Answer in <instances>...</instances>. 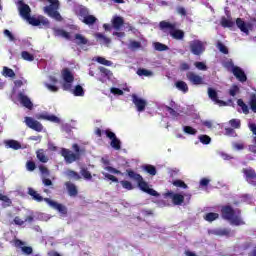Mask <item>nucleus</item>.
<instances>
[{
    "mask_svg": "<svg viewBox=\"0 0 256 256\" xmlns=\"http://www.w3.org/2000/svg\"><path fill=\"white\" fill-rule=\"evenodd\" d=\"M221 216L225 221H231L232 225H245V221L241 219V210H235L231 205L221 207Z\"/></svg>",
    "mask_w": 256,
    "mask_h": 256,
    "instance_id": "nucleus-1",
    "label": "nucleus"
},
{
    "mask_svg": "<svg viewBox=\"0 0 256 256\" xmlns=\"http://www.w3.org/2000/svg\"><path fill=\"white\" fill-rule=\"evenodd\" d=\"M72 149L74 152L67 148H62L61 155L64 157L66 163H75V161L81 160V155H85V149L79 147V144H73Z\"/></svg>",
    "mask_w": 256,
    "mask_h": 256,
    "instance_id": "nucleus-2",
    "label": "nucleus"
},
{
    "mask_svg": "<svg viewBox=\"0 0 256 256\" xmlns=\"http://www.w3.org/2000/svg\"><path fill=\"white\" fill-rule=\"evenodd\" d=\"M48 3H50L49 6L44 7V11L49 15V17H52V19H55L56 21H63V17H61V13L57 11L59 9V0H46Z\"/></svg>",
    "mask_w": 256,
    "mask_h": 256,
    "instance_id": "nucleus-3",
    "label": "nucleus"
},
{
    "mask_svg": "<svg viewBox=\"0 0 256 256\" xmlns=\"http://www.w3.org/2000/svg\"><path fill=\"white\" fill-rule=\"evenodd\" d=\"M206 47L207 42H203L199 39H194L189 42L190 53H192V55H196V57H200V55H203Z\"/></svg>",
    "mask_w": 256,
    "mask_h": 256,
    "instance_id": "nucleus-4",
    "label": "nucleus"
},
{
    "mask_svg": "<svg viewBox=\"0 0 256 256\" xmlns=\"http://www.w3.org/2000/svg\"><path fill=\"white\" fill-rule=\"evenodd\" d=\"M61 73L62 79L64 81L62 85L63 91H71L73 87V81H75V76L69 68H64Z\"/></svg>",
    "mask_w": 256,
    "mask_h": 256,
    "instance_id": "nucleus-5",
    "label": "nucleus"
},
{
    "mask_svg": "<svg viewBox=\"0 0 256 256\" xmlns=\"http://www.w3.org/2000/svg\"><path fill=\"white\" fill-rule=\"evenodd\" d=\"M26 21L29 23V25H32V27H46L49 29V26L51 25L49 19L42 15L38 16L37 18L30 15Z\"/></svg>",
    "mask_w": 256,
    "mask_h": 256,
    "instance_id": "nucleus-6",
    "label": "nucleus"
},
{
    "mask_svg": "<svg viewBox=\"0 0 256 256\" xmlns=\"http://www.w3.org/2000/svg\"><path fill=\"white\" fill-rule=\"evenodd\" d=\"M16 6H17L20 17H22V19H25V21H27L31 15V7L29 6V4H26L25 1L23 0H18L16 2Z\"/></svg>",
    "mask_w": 256,
    "mask_h": 256,
    "instance_id": "nucleus-7",
    "label": "nucleus"
},
{
    "mask_svg": "<svg viewBox=\"0 0 256 256\" xmlns=\"http://www.w3.org/2000/svg\"><path fill=\"white\" fill-rule=\"evenodd\" d=\"M242 173H243L247 183H249L253 187H256V172H255V169H253L252 167L243 168Z\"/></svg>",
    "mask_w": 256,
    "mask_h": 256,
    "instance_id": "nucleus-8",
    "label": "nucleus"
},
{
    "mask_svg": "<svg viewBox=\"0 0 256 256\" xmlns=\"http://www.w3.org/2000/svg\"><path fill=\"white\" fill-rule=\"evenodd\" d=\"M186 79L191 83V85H205V78L195 72H187Z\"/></svg>",
    "mask_w": 256,
    "mask_h": 256,
    "instance_id": "nucleus-9",
    "label": "nucleus"
},
{
    "mask_svg": "<svg viewBox=\"0 0 256 256\" xmlns=\"http://www.w3.org/2000/svg\"><path fill=\"white\" fill-rule=\"evenodd\" d=\"M137 185L141 191L144 193H147L148 195H151L152 197H159V194L155 189L149 188V183L145 182L143 177L138 180Z\"/></svg>",
    "mask_w": 256,
    "mask_h": 256,
    "instance_id": "nucleus-10",
    "label": "nucleus"
},
{
    "mask_svg": "<svg viewBox=\"0 0 256 256\" xmlns=\"http://www.w3.org/2000/svg\"><path fill=\"white\" fill-rule=\"evenodd\" d=\"M164 197L165 199L169 197V199L172 200L173 205H183L185 202V196L182 194L173 193L171 191L164 193Z\"/></svg>",
    "mask_w": 256,
    "mask_h": 256,
    "instance_id": "nucleus-11",
    "label": "nucleus"
},
{
    "mask_svg": "<svg viewBox=\"0 0 256 256\" xmlns=\"http://www.w3.org/2000/svg\"><path fill=\"white\" fill-rule=\"evenodd\" d=\"M208 97L215 103V105H219L220 107H227V102L219 99V94L217 91L211 87L208 88Z\"/></svg>",
    "mask_w": 256,
    "mask_h": 256,
    "instance_id": "nucleus-12",
    "label": "nucleus"
},
{
    "mask_svg": "<svg viewBox=\"0 0 256 256\" xmlns=\"http://www.w3.org/2000/svg\"><path fill=\"white\" fill-rule=\"evenodd\" d=\"M25 123L27 127L33 129V131H37L38 133H41V131H43V124L29 116L25 117Z\"/></svg>",
    "mask_w": 256,
    "mask_h": 256,
    "instance_id": "nucleus-13",
    "label": "nucleus"
},
{
    "mask_svg": "<svg viewBox=\"0 0 256 256\" xmlns=\"http://www.w3.org/2000/svg\"><path fill=\"white\" fill-rule=\"evenodd\" d=\"M132 102L135 104V107L139 113H143L147 107V101L143 98H139L136 94L132 95Z\"/></svg>",
    "mask_w": 256,
    "mask_h": 256,
    "instance_id": "nucleus-14",
    "label": "nucleus"
},
{
    "mask_svg": "<svg viewBox=\"0 0 256 256\" xmlns=\"http://www.w3.org/2000/svg\"><path fill=\"white\" fill-rule=\"evenodd\" d=\"M44 201L62 215H67V207H65V205L59 204L56 201L51 200L50 198H44Z\"/></svg>",
    "mask_w": 256,
    "mask_h": 256,
    "instance_id": "nucleus-15",
    "label": "nucleus"
},
{
    "mask_svg": "<svg viewBox=\"0 0 256 256\" xmlns=\"http://www.w3.org/2000/svg\"><path fill=\"white\" fill-rule=\"evenodd\" d=\"M232 73L240 83H245L247 81V75L245 74V71L241 69L239 66H233Z\"/></svg>",
    "mask_w": 256,
    "mask_h": 256,
    "instance_id": "nucleus-16",
    "label": "nucleus"
},
{
    "mask_svg": "<svg viewBox=\"0 0 256 256\" xmlns=\"http://www.w3.org/2000/svg\"><path fill=\"white\" fill-rule=\"evenodd\" d=\"M72 43H75V45H78V47H83V45H89V39H87L82 34H75L74 37L70 39Z\"/></svg>",
    "mask_w": 256,
    "mask_h": 256,
    "instance_id": "nucleus-17",
    "label": "nucleus"
},
{
    "mask_svg": "<svg viewBox=\"0 0 256 256\" xmlns=\"http://www.w3.org/2000/svg\"><path fill=\"white\" fill-rule=\"evenodd\" d=\"M159 29L164 33H167V31H169V33L171 34V31H173L174 29H177V24L163 20L159 23Z\"/></svg>",
    "mask_w": 256,
    "mask_h": 256,
    "instance_id": "nucleus-18",
    "label": "nucleus"
},
{
    "mask_svg": "<svg viewBox=\"0 0 256 256\" xmlns=\"http://www.w3.org/2000/svg\"><path fill=\"white\" fill-rule=\"evenodd\" d=\"M112 28L115 29V31H121V28L123 25H125V19L121 16H114L111 20Z\"/></svg>",
    "mask_w": 256,
    "mask_h": 256,
    "instance_id": "nucleus-19",
    "label": "nucleus"
},
{
    "mask_svg": "<svg viewBox=\"0 0 256 256\" xmlns=\"http://www.w3.org/2000/svg\"><path fill=\"white\" fill-rule=\"evenodd\" d=\"M65 187L70 197H77V195H79V190L77 189V186L73 182L71 181L65 182Z\"/></svg>",
    "mask_w": 256,
    "mask_h": 256,
    "instance_id": "nucleus-20",
    "label": "nucleus"
},
{
    "mask_svg": "<svg viewBox=\"0 0 256 256\" xmlns=\"http://www.w3.org/2000/svg\"><path fill=\"white\" fill-rule=\"evenodd\" d=\"M18 99L23 107H26V109H33V102H31V99H29L27 95L19 93Z\"/></svg>",
    "mask_w": 256,
    "mask_h": 256,
    "instance_id": "nucleus-21",
    "label": "nucleus"
},
{
    "mask_svg": "<svg viewBox=\"0 0 256 256\" xmlns=\"http://www.w3.org/2000/svg\"><path fill=\"white\" fill-rule=\"evenodd\" d=\"M178 106L175 101L170 102V106H165V110L173 117V119H177L179 117V112H177Z\"/></svg>",
    "mask_w": 256,
    "mask_h": 256,
    "instance_id": "nucleus-22",
    "label": "nucleus"
},
{
    "mask_svg": "<svg viewBox=\"0 0 256 256\" xmlns=\"http://www.w3.org/2000/svg\"><path fill=\"white\" fill-rule=\"evenodd\" d=\"M236 25H237L238 29H240V31H242V33L249 35V27H251V24L245 23V21H243V19H241V18H237Z\"/></svg>",
    "mask_w": 256,
    "mask_h": 256,
    "instance_id": "nucleus-23",
    "label": "nucleus"
},
{
    "mask_svg": "<svg viewBox=\"0 0 256 256\" xmlns=\"http://www.w3.org/2000/svg\"><path fill=\"white\" fill-rule=\"evenodd\" d=\"M37 119H43L44 121H50L51 123H61V119L55 115H49L47 113L39 114Z\"/></svg>",
    "mask_w": 256,
    "mask_h": 256,
    "instance_id": "nucleus-24",
    "label": "nucleus"
},
{
    "mask_svg": "<svg viewBox=\"0 0 256 256\" xmlns=\"http://www.w3.org/2000/svg\"><path fill=\"white\" fill-rule=\"evenodd\" d=\"M170 35L172 36V39H176L177 41L185 39V32L181 29L175 28L173 31H170Z\"/></svg>",
    "mask_w": 256,
    "mask_h": 256,
    "instance_id": "nucleus-25",
    "label": "nucleus"
},
{
    "mask_svg": "<svg viewBox=\"0 0 256 256\" xmlns=\"http://www.w3.org/2000/svg\"><path fill=\"white\" fill-rule=\"evenodd\" d=\"M175 87L178 91H182V93H189V86L187 85V82L183 80L177 81Z\"/></svg>",
    "mask_w": 256,
    "mask_h": 256,
    "instance_id": "nucleus-26",
    "label": "nucleus"
},
{
    "mask_svg": "<svg viewBox=\"0 0 256 256\" xmlns=\"http://www.w3.org/2000/svg\"><path fill=\"white\" fill-rule=\"evenodd\" d=\"M126 173L129 177V179H131L132 181H136V183L139 182V180H141L143 178V176H141V174L135 172L134 170L131 169H127Z\"/></svg>",
    "mask_w": 256,
    "mask_h": 256,
    "instance_id": "nucleus-27",
    "label": "nucleus"
},
{
    "mask_svg": "<svg viewBox=\"0 0 256 256\" xmlns=\"http://www.w3.org/2000/svg\"><path fill=\"white\" fill-rule=\"evenodd\" d=\"M28 195L34 199V201H37L38 203H41V201H45V198L43 196H40L37 191L33 188H28Z\"/></svg>",
    "mask_w": 256,
    "mask_h": 256,
    "instance_id": "nucleus-28",
    "label": "nucleus"
},
{
    "mask_svg": "<svg viewBox=\"0 0 256 256\" xmlns=\"http://www.w3.org/2000/svg\"><path fill=\"white\" fill-rule=\"evenodd\" d=\"M54 35L56 37H63V39H67L68 41H71V34L63 29H55L54 30Z\"/></svg>",
    "mask_w": 256,
    "mask_h": 256,
    "instance_id": "nucleus-29",
    "label": "nucleus"
},
{
    "mask_svg": "<svg viewBox=\"0 0 256 256\" xmlns=\"http://www.w3.org/2000/svg\"><path fill=\"white\" fill-rule=\"evenodd\" d=\"M0 201H2V207L4 209H7V207H11L13 205V201L11 200V198H9V196L3 195L1 193H0Z\"/></svg>",
    "mask_w": 256,
    "mask_h": 256,
    "instance_id": "nucleus-30",
    "label": "nucleus"
},
{
    "mask_svg": "<svg viewBox=\"0 0 256 256\" xmlns=\"http://www.w3.org/2000/svg\"><path fill=\"white\" fill-rule=\"evenodd\" d=\"M95 38L97 39V41H99V43L103 45H109L111 43V39L101 33H96Z\"/></svg>",
    "mask_w": 256,
    "mask_h": 256,
    "instance_id": "nucleus-31",
    "label": "nucleus"
},
{
    "mask_svg": "<svg viewBox=\"0 0 256 256\" xmlns=\"http://www.w3.org/2000/svg\"><path fill=\"white\" fill-rule=\"evenodd\" d=\"M214 235H217L218 237H229V235H231V229H228V228L217 229L214 231Z\"/></svg>",
    "mask_w": 256,
    "mask_h": 256,
    "instance_id": "nucleus-32",
    "label": "nucleus"
},
{
    "mask_svg": "<svg viewBox=\"0 0 256 256\" xmlns=\"http://www.w3.org/2000/svg\"><path fill=\"white\" fill-rule=\"evenodd\" d=\"M6 145L9 147V149H14V151H19V149H21V143H19L17 140H8Z\"/></svg>",
    "mask_w": 256,
    "mask_h": 256,
    "instance_id": "nucleus-33",
    "label": "nucleus"
},
{
    "mask_svg": "<svg viewBox=\"0 0 256 256\" xmlns=\"http://www.w3.org/2000/svg\"><path fill=\"white\" fill-rule=\"evenodd\" d=\"M36 157L41 163H47L49 161V157L45 155V151H43V149H40L36 152Z\"/></svg>",
    "mask_w": 256,
    "mask_h": 256,
    "instance_id": "nucleus-34",
    "label": "nucleus"
},
{
    "mask_svg": "<svg viewBox=\"0 0 256 256\" xmlns=\"http://www.w3.org/2000/svg\"><path fill=\"white\" fill-rule=\"evenodd\" d=\"M204 219L209 223H213V221H216V219H219V214L215 212H209L205 215Z\"/></svg>",
    "mask_w": 256,
    "mask_h": 256,
    "instance_id": "nucleus-35",
    "label": "nucleus"
},
{
    "mask_svg": "<svg viewBox=\"0 0 256 256\" xmlns=\"http://www.w3.org/2000/svg\"><path fill=\"white\" fill-rule=\"evenodd\" d=\"M144 171L148 173L149 175H152V177H155L157 175V168L155 166L147 164L143 167Z\"/></svg>",
    "mask_w": 256,
    "mask_h": 256,
    "instance_id": "nucleus-36",
    "label": "nucleus"
},
{
    "mask_svg": "<svg viewBox=\"0 0 256 256\" xmlns=\"http://www.w3.org/2000/svg\"><path fill=\"white\" fill-rule=\"evenodd\" d=\"M82 22H84L85 25H95V23H97V17L88 14Z\"/></svg>",
    "mask_w": 256,
    "mask_h": 256,
    "instance_id": "nucleus-37",
    "label": "nucleus"
},
{
    "mask_svg": "<svg viewBox=\"0 0 256 256\" xmlns=\"http://www.w3.org/2000/svg\"><path fill=\"white\" fill-rule=\"evenodd\" d=\"M4 77H10V79H15V71L13 69L4 66L3 67V73Z\"/></svg>",
    "mask_w": 256,
    "mask_h": 256,
    "instance_id": "nucleus-38",
    "label": "nucleus"
},
{
    "mask_svg": "<svg viewBox=\"0 0 256 256\" xmlns=\"http://www.w3.org/2000/svg\"><path fill=\"white\" fill-rule=\"evenodd\" d=\"M237 105H238V107H241L242 112L244 113V115H249V106H247V104H245L243 99H238L237 100Z\"/></svg>",
    "mask_w": 256,
    "mask_h": 256,
    "instance_id": "nucleus-39",
    "label": "nucleus"
},
{
    "mask_svg": "<svg viewBox=\"0 0 256 256\" xmlns=\"http://www.w3.org/2000/svg\"><path fill=\"white\" fill-rule=\"evenodd\" d=\"M73 95L75 97H83V95H85V90H83V86L76 85L73 90Z\"/></svg>",
    "mask_w": 256,
    "mask_h": 256,
    "instance_id": "nucleus-40",
    "label": "nucleus"
},
{
    "mask_svg": "<svg viewBox=\"0 0 256 256\" xmlns=\"http://www.w3.org/2000/svg\"><path fill=\"white\" fill-rule=\"evenodd\" d=\"M110 146L112 147V149H115V151H120L121 149V140H119V138H114L113 140H111L110 142Z\"/></svg>",
    "mask_w": 256,
    "mask_h": 256,
    "instance_id": "nucleus-41",
    "label": "nucleus"
},
{
    "mask_svg": "<svg viewBox=\"0 0 256 256\" xmlns=\"http://www.w3.org/2000/svg\"><path fill=\"white\" fill-rule=\"evenodd\" d=\"M221 25H222V27L231 28V27L235 26V22L233 20H231V19H227V18L223 17L221 19Z\"/></svg>",
    "mask_w": 256,
    "mask_h": 256,
    "instance_id": "nucleus-42",
    "label": "nucleus"
},
{
    "mask_svg": "<svg viewBox=\"0 0 256 256\" xmlns=\"http://www.w3.org/2000/svg\"><path fill=\"white\" fill-rule=\"evenodd\" d=\"M97 63H99L100 65H105L106 67H111L113 65V62H111L110 60H107L101 56H98L96 58Z\"/></svg>",
    "mask_w": 256,
    "mask_h": 256,
    "instance_id": "nucleus-43",
    "label": "nucleus"
},
{
    "mask_svg": "<svg viewBox=\"0 0 256 256\" xmlns=\"http://www.w3.org/2000/svg\"><path fill=\"white\" fill-rule=\"evenodd\" d=\"M66 175L75 181H79V179H81V175H79V173L75 172L74 170H67Z\"/></svg>",
    "mask_w": 256,
    "mask_h": 256,
    "instance_id": "nucleus-44",
    "label": "nucleus"
},
{
    "mask_svg": "<svg viewBox=\"0 0 256 256\" xmlns=\"http://www.w3.org/2000/svg\"><path fill=\"white\" fill-rule=\"evenodd\" d=\"M154 49L156 51H168L169 50V46L161 43V42H155L154 43Z\"/></svg>",
    "mask_w": 256,
    "mask_h": 256,
    "instance_id": "nucleus-45",
    "label": "nucleus"
},
{
    "mask_svg": "<svg viewBox=\"0 0 256 256\" xmlns=\"http://www.w3.org/2000/svg\"><path fill=\"white\" fill-rule=\"evenodd\" d=\"M137 75H139V77H150V75H153V72L145 69V68H139L137 70Z\"/></svg>",
    "mask_w": 256,
    "mask_h": 256,
    "instance_id": "nucleus-46",
    "label": "nucleus"
},
{
    "mask_svg": "<svg viewBox=\"0 0 256 256\" xmlns=\"http://www.w3.org/2000/svg\"><path fill=\"white\" fill-rule=\"evenodd\" d=\"M198 139L202 145H209V143H211V137L209 135L202 134Z\"/></svg>",
    "mask_w": 256,
    "mask_h": 256,
    "instance_id": "nucleus-47",
    "label": "nucleus"
},
{
    "mask_svg": "<svg viewBox=\"0 0 256 256\" xmlns=\"http://www.w3.org/2000/svg\"><path fill=\"white\" fill-rule=\"evenodd\" d=\"M21 57L24 59V61H35V56L28 51H22Z\"/></svg>",
    "mask_w": 256,
    "mask_h": 256,
    "instance_id": "nucleus-48",
    "label": "nucleus"
},
{
    "mask_svg": "<svg viewBox=\"0 0 256 256\" xmlns=\"http://www.w3.org/2000/svg\"><path fill=\"white\" fill-rule=\"evenodd\" d=\"M217 49L220 51V53H223L224 55H229V49L223 42H218L217 43Z\"/></svg>",
    "mask_w": 256,
    "mask_h": 256,
    "instance_id": "nucleus-49",
    "label": "nucleus"
},
{
    "mask_svg": "<svg viewBox=\"0 0 256 256\" xmlns=\"http://www.w3.org/2000/svg\"><path fill=\"white\" fill-rule=\"evenodd\" d=\"M249 105L251 111H253V113H256V94H251Z\"/></svg>",
    "mask_w": 256,
    "mask_h": 256,
    "instance_id": "nucleus-50",
    "label": "nucleus"
},
{
    "mask_svg": "<svg viewBox=\"0 0 256 256\" xmlns=\"http://www.w3.org/2000/svg\"><path fill=\"white\" fill-rule=\"evenodd\" d=\"M120 184L122 185L123 189H126L127 191H133V184L128 180H122L120 181Z\"/></svg>",
    "mask_w": 256,
    "mask_h": 256,
    "instance_id": "nucleus-51",
    "label": "nucleus"
},
{
    "mask_svg": "<svg viewBox=\"0 0 256 256\" xmlns=\"http://www.w3.org/2000/svg\"><path fill=\"white\" fill-rule=\"evenodd\" d=\"M183 131L187 135H197V129H195L191 126H184Z\"/></svg>",
    "mask_w": 256,
    "mask_h": 256,
    "instance_id": "nucleus-52",
    "label": "nucleus"
},
{
    "mask_svg": "<svg viewBox=\"0 0 256 256\" xmlns=\"http://www.w3.org/2000/svg\"><path fill=\"white\" fill-rule=\"evenodd\" d=\"M80 173H81L82 177H84V179H88V180L93 179L91 172H89V170L87 168H82Z\"/></svg>",
    "mask_w": 256,
    "mask_h": 256,
    "instance_id": "nucleus-53",
    "label": "nucleus"
},
{
    "mask_svg": "<svg viewBox=\"0 0 256 256\" xmlns=\"http://www.w3.org/2000/svg\"><path fill=\"white\" fill-rule=\"evenodd\" d=\"M229 123H230V126L233 129H240L241 128V120H239V119H231L229 121Z\"/></svg>",
    "mask_w": 256,
    "mask_h": 256,
    "instance_id": "nucleus-54",
    "label": "nucleus"
},
{
    "mask_svg": "<svg viewBox=\"0 0 256 256\" xmlns=\"http://www.w3.org/2000/svg\"><path fill=\"white\" fill-rule=\"evenodd\" d=\"M39 171L44 177H49V175H51V172H49V168L44 165L39 166Z\"/></svg>",
    "mask_w": 256,
    "mask_h": 256,
    "instance_id": "nucleus-55",
    "label": "nucleus"
},
{
    "mask_svg": "<svg viewBox=\"0 0 256 256\" xmlns=\"http://www.w3.org/2000/svg\"><path fill=\"white\" fill-rule=\"evenodd\" d=\"M194 66L198 71H207V64L205 62H195Z\"/></svg>",
    "mask_w": 256,
    "mask_h": 256,
    "instance_id": "nucleus-56",
    "label": "nucleus"
},
{
    "mask_svg": "<svg viewBox=\"0 0 256 256\" xmlns=\"http://www.w3.org/2000/svg\"><path fill=\"white\" fill-rule=\"evenodd\" d=\"M174 187H180L181 189H187V185L183 180H175L173 182Z\"/></svg>",
    "mask_w": 256,
    "mask_h": 256,
    "instance_id": "nucleus-57",
    "label": "nucleus"
},
{
    "mask_svg": "<svg viewBox=\"0 0 256 256\" xmlns=\"http://www.w3.org/2000/svg\"><path fill=\"white\" fill-rule=\"evenodd\" d=\"M225 134L229 137H237V132H235L234 128H225Z\"/></svg>",
    "mask_w": 256,
    "mask_h": 256,
    "instance_id": "nucleus-58",
    "label": "nucleus"
},
{
    "mask_svg": "<svg viewBox=\"0 0 256 256\" xmlns=\"http://www.w3.org/2000/svg\"><path fill=\"white\" fill-rule=\"evenodd\" d=\"M237 93H239V86L233 85L232 88L229 90V95L231 97H235V95H237Z\"/></svg>",
    "mask_w": 256,
    "mask_h": 256,
    "instance_id": "nucleus-59",
    "label": "nucleus"
},
{
    "mask_svg": "<svg viewBox=\"0 0 256 256\" xmlns=\"http://www.w3.org/2000/svg\"><path fill=\"white\" fill-rule=\"evenodd\" d=\"M105 171H109V173H114L115 175H121V171L117 170V168L106 166Z\"/></svg>",
    "mask_w": 256,
    "mask_h": 256,
    "instance_id": "nucleus-60",
    "label": "nucleus"
},
{
    "mask_svg": "<svg viewBox=\"0 0 256 256\" xmlns=\"http://www.w3.org/2000/svg\"><path fill=\"white\" fill-rule=\"evenodd\" d=\"M21 249L25 255H31L33 253V248L31 246H23Z\"/></svg>",
    "mask_w": 256,
    "mask_h": 256,
    "instance_id": "nucleus-61",
    "label": "nucleus"
},
{
    "mask_svg": "<svg viewBox=\"0 0 256 256\" xmlns=\"http://www.w3.org/2000/svg\"><path fill=\"white\" fill-rule=\"evenodd\" d=\"M191 69V66L187 62H182L179 66L180 71H189Z\"/></svg>",
    "mask_w": 256,
    "mask_h": 256,
    "instance_id": "nucleus-62",
    "label": "nucleus"
},
{
    "mask_svg": "<svg viewBox=\"0 0 256 256\" xmlns=\"http://www.w3.org/2000/svg\"><path fill=\"white\" fill-rule=\"evenodd\" d=\"M36 167L37 166L35 165V163L33 161H28L26 163V168L28 171H35Z\"/></svg>",
    "mask_w": 256,
    "mask_h": 256,
    "instance_id": "nucleus-63",
    "label": "nucleus"
},
{
    "mask_svg": "<svg viewBox=\"0 0 256 256\" xmlns=\"http://www.w3.org/2000/svg\"><path fill=\"white\" fill-rule=\"evenodd\" d=\"M79 15L80 17H83V19H85V17L89 15V10H87V8H80Z\"/></svg>",
    "mask_w": 256,
    "mask_h": 256,
    "instance_id": "nucleus-64",
    "label": "nucleus"
}]
</instances>
